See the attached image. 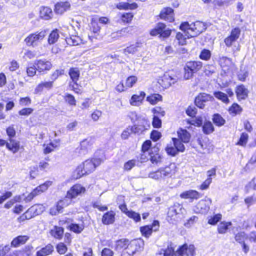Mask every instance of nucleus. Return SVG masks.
Returning a JSON list of instances; mask_svg holds the SVG:
<instances>
[{
    "label": "nucleus",
    "instance_id": "f257e3e1",
    "mask_svg": "<svg viewBox=\"0 0 256 256\" xmlns=\"http://www.w3.org/2000/svg\"><path fill=\"white\" fill-rule=\"evenodd\" d=\"M102 162L101 158H97L85 160L82 164L78 166L76 170V172L77 173L76 178L92 172L97 166L100 164Z\"/></svg>",
    "mask_w": 256,
    "mask_h": 256
},
{
    "label": "nucleus",
    "instance_id": "f03ea898",
    "mask_svg": "<svg viewBox=\"0 0 256 256\" xmlns=\"http://www.w3.org/2000/svg\"><path fill=\"white\" fill-rule=\"evenodd\" d=\"M180 29L184 32L187 38H190L198 36L206 28L204 23L196 22L193 25L190 24L188 22H184L180 24Z\"/></svg>",
    "mask_w": 256,
    "mask_h": 256
},
{
    "label": "nucleus",
    "instance_id": "7ed1b4c3",
    "mask_svg": "<svg viewBox=\"0 0 256 256\" xmlns=\"http://www.w3.org/2000/svg\"><path fill=\"white\" fill-rule=\"evenodd\" d=\"M176 172L174 164H170L168 166L161 168L156 172H150L148 178L156 180H165L172 178Z\"/></svg>",
    "mask_w": 256,
    "mask_h": 256
},
{
    "label": "nucleus",
    "instance_id": "20e7f679",
    "mask_svg": "<svg viewBox=\"0 0 256 256\" xmlns=\"http://www.w3.org/2000/svg\"><path fill=\"white\" fill-rule=\"evenodd\" d=\"M47 35V31L42 30L30 34L24 39L27 46L32 47L37 46Z\"/></svg>",
    "mask_w": 256,
    "mask_h": 256
},
{
    "label": "nucleus",
    "instance_id": "39448f33",
    "mask_svg": "<svg viewBox=\"0 0 256 256\" xmlns=\"http://www.w3.org/2000/svg\"><path fill=\"white\" fill-rule=\"evenodd\" d=\"M186 210L182 205L176 203L169 208L168 212V216L170 218L172 222H173V221L176 222L182 218Z\"/></svg>",
    "mask_w": 256,
    "mask_h": 256
},
{
    "label": "nucleus",
    "instance_id": "423d86ee",
    "mask_svg": "<svg viewBox=\"0 0 256 256\" xmlns=\"http://www.w3.org/2000/svg\"><path fill=\"white\" fill-rule=\"evenodd\" d=\"M171 34V30L166 28L164 23L158 22L155 27L150 32V34L152 36H156L160 34V37L168 38Z\"/></svg>",
    "mask_w": 256,
    "mask_h": 256
},
{
    "label": "nucleus",
    "instance_id": "0eeeda50",
    "mask_svg": "<svg viewBox=\"0 0 256 256\" xmlns=\"http://www.w3.org/2000/svg\"><path fill=\"white\" fill-rule=\"evenodd\" d=\"M144 245V242L142 240H134L128 244L126 252L129 255H133L136 252L142 250Z\"/></svg>",
    "mask_w": 256,
    "mask_h": 256
},
{
    "label": "nucleus",
    "instance_id": "6e6552de",
    "mask_svg": "<svg viewBox=\"0 0 256 256\" xmlns=\"http://www.w3.org/2000/svg\"><path fill=\"white\" fill-rule=\"evenodd\" d=\"M194 250V245L184 244L176 252L175 256H194L195 253Z\"/></svg>",
    "mask_w": 256,
    "mask_h": 256
},
{
    "label": "nucleus",
    "instance_id": "1a4fd4ad",
    "mask_svg": "<svg viewBox=\"0 0 256 256\" xmlns=\"http://www.w3.org/2000/svg\"><path fill=\"white\" fill-rule=\"evenodd\" d=\"M211 204L212 200L210 198L202 200L196 205L194 210L197 213L205 214L209 210Z\"/></svg>",
    "mask_w": 256,
    "mask_h": 256
},
{
    "label": "nucleus",
    "instance_id": "9d476101",
    "mask_svg": "<svg viewBox=\"0 0 256 256\" xmlns=\"http://www.w3.org/2000/svg\"><path fill=\"white\" fill-rule=\"evenodd\" d=\"M86 189L80 184L74 185L67 192L66 198H74L85 192Z\"/></svg>",
    "mask_w": 256,
    "mask_h": 256
},
{
    "label": "nucleus",
    "instance_id": "9b49d317",
    "mask_svg": "<svg viewBox=\"0 0 256 256\" xmlns=\"http://www.w3.org/2000/svg\"><path fill=\"white\" fill-rule=\"evenodd\" d=\"M214 100V98L210 94L206 93L200 94L195 98L196 105L202 108L204 107V102L208 101H211Z\"/></svg>",
    "mask_w": 256,
    "mask_h": 256
},
{
    "label": "nucleus",
    "instance_id": "f8f14e48",
    "mask_svg": "<svg viewBox=\"0 0 256 256\" xmlns=\"http://www.w3.org/2000/svg\"><path fill=\"white\" fill-rule=\"evenodd\" d=\"M94 142V139L92 137H88L82 140L80 143V150L81 153L84 154L88 150H90Z\"/></svg>",
    "mask_w": 256,
    "mask_h": 256
},
{
    "label": "nucleus",
    "instance_id": "ddd939ff",
    "mask_svg": "<svg viewBox=\"0 0 256 256\" xmlns=\"http://www.w3.org/2000/svg\"><path fill=\"white\" fill-rule=\"evenodd\" d=\"M160 17L161 19L169 22H173L174 20L173 10L169 7L163 8L160 12Z\"/></svg>",
    "mask_w": 256,
    "mask_h": 256
},
{
    "label": "nucleus",
    "instance_id": "4468645a",
    "mask_svg": "<svg viewBox=\"0 0 256 256\" xmlns=\"http://www.w3.org/2000/svg\"><path fill=\"white\" fill-rule=\"evenodd\" d=\"M159 149L158 147L154 146L150 149L148 152L150 156V160L152 164H158L162 160V157L158 154Z\"/></svg>",
    "mask_w": 256,
    "mask_h": 256
},
{
    "label": "nucleus",
    "instance_id": "2eb2a0df",
    "mask_svg": "<svg viewBox=\"0 0 256 256\" xmlns=\"http://www.w3.org/2000/svg\"><path fill=\"white\" fill-rule=\"evenodd\" d=\"M36 70L39 72L48 70L52 68L51 63L46 60H40L34 62Z\"/></svg>",
    "mask_w": 256,
    "mask_h": 256
},
{
    "label": "nucleus",
    "instance_id": "dca6fc26",
    "mask_svg": "<svg viewBox=\"0 0 256 256\" xmlns=\"http://www.w3.org/2000/svg\"><path fill=\"white\" fill-rule=\"evenodd\" d=\"M116 213L113 210L106 212L102 216V222L104 224H112L115 221Z\"/></svg>",
    "mask_w": 256,
    "mask_h": 256
},
{
    "label": "nucleus",
    "instance_id": "f3484780",
    "mask_svg": "<svg viewBox=\"0 0 256 256\" xmlns=\"http://www.w3.org/2000/svg\"><path fill=\"white\" fill-rule=\"evenodd\" d=\"M236 93L238 100H245L248 96V90L244 86L241 84L236 87Z\"/></svg>",
    "mask_w": 256,
    "mask_h": 256
},
{
    "label": "nucleus",
    "instance_id": "a211bd4d",
    "mask_svg": "<svg viewBox=\"0 0 256 256\" xmlns=\"http://www.w3.org/2000/svg\"><path fill=\"white\" fill-rule=\"evenodd\" d=\"M40 16L41 18L48 20L52 17V12L50 8L48 6H41L40 8Z\"/></svg>",
    "mask_w": 256,
    "mask_h": 256
},
{
    "label": "nucleus",
    "instance_id": "6ab92c4d",
    "mask_svg": "<svg viewBox=\"0 0 256 256\" xmlns=\"http://www.w3.org/2000/svg\"><path fill=\"white\" fill-rule=\"evenodd\" d=\"M44 210V207L40 204H34L29 208L27 211L32 216V218L36 215L40 214Z\"/></svg>",
    "mask_w": 256,
    "mask_h": 256
},
{
    "label": "nucleus",
    "instance_id": "aec40b11",
    "mask_svg": "<svg viewBox=\"0 0 256 256\" xmlns=\"http://www.w3.org/2000/svg\"><path fill=\"white\" fill-rule=\"evenodd\" d=\"M53 86V81L42 82L39 84L34 90L35 94L41 92L44 88L50 90Z\"/></svg>",
    "mask_w": 256,
    "mask_h": 256
},
{
    "label": "nucleus",
    "instance_id": "412c9836",
    "mask_svg": "<svg viewBox=\"0 0 256 256\" xmlns=\"http://www.w3.org/2000/svg\"><path fill=\"white\" fill-rule=\"evenodd\" d=\"M70 4L68 2H58L55 5L54 11L58 14H62L69 9Z\"/></svg>",
    "mask_w": 256,
    "mask_h": 256
},
{
    "label": "nucleus",
    "instance_id": "4be33fe9",
    "mask_svg": "<svg viewBox=\"0 0 256 256\" xmlns=\"http://www.w3.org/2000/svg\"><path fill=\"white\" fill-rule=\"evenodd\" d=\"M180 197L182 198L198 199L200 198V194L196 190H189L182 193Z\"/></svg>",
    "mask_w": 256,
    "mask_h": 256
},
{
    "label": "nucleus",
    "instance_id": "5701e85b",
    "mask_svg": "<svg viewBox=\"0 0 256 256\" xmlns=\"http://www.w3.org/2000/svg\"><path fill=\"white\" fill-rule=\"evenodd\" d=\"M145 94L144 92H141L138 95H133L130 100V104L132 106H139L144 100Z\"/></svg>",
    "mask_w": 256,
    "mask_h": 256
},
{
    "label": "nucleus",
    "instance_id": "b1692460",
    "mask_svg": "<svg viewBox=\"0 0 256 256\" xmlns=\"http://www.w3.org/2000/svg\"><path fill=\"white\" fill-rule=\"evenodd\" d=\"M28 239V237L26 236H19L12 240L11 245L14 247H18L25 244Z\"/></svg>",
    "mask_w": 256,
    "mask_h": 256
},
{
    "label": "nucleus",
    "instance_id": "393cba45",
    "mask_svg": "<svg viewBox=\"0 0 256 256\" xmlns=\"http://www.w3.org/2000/svg\"><path fill=\"white\" fill-rule=\"evenodd\" d=\"M116 6L119 10H134L137 8L138 5L135 2L129 4L122 2L117 4Z\"/></svg>",
    "mask_w": 256,
    "mask_h": 256
},
{
    "label": "nucleus",
    "instance_id": "a878e982",
    "mask_svg": "<svg viewBox=\"0 0 256 256\" xmlns=\"http://www.w3.org/2000/svg\"><path fill=\"white\" fill-rule=\"evenodd\" d=\"M186 68H188L194 72L199 70L202 66V62L200 61H190L186 63Z\"/></svg>",
    "mask_w": 256,
    "mask_h": 256
},
{
    "label": "nucleus",
    "instance_id": "bb28decb",
    "mask_svg": "<svg viewBox=\"0 0 256 256\" xmlns=\"http://www.w3.org/2000/svg\"><path fill=\"white\" fill-rule=\"evenodd\" d=\"M54 250L53 246L48 244L46 245V246L42 248L36 252L37 256H46L50 254L52 251Z\"/></svg>",
    "mask_w": 256,
    "mask_h": 256
},
{
    "label": "nucleus",
    "instance_id": "cd10ccee",
    "mask_svg": "<svg viewBox=\"0 0 256 256\" xmlns=\"http://www.w3.org/2000/svg\"><path fill=\"white\" fill-rule=\"evenodd\" d=\"M50 234L54 238L61 239L64 234V229L62 227L54 226L50 231Z\"/></svg>",
    "mask_w": 256,
    "mask_h": 256
},
{
    "label": "nucleus",
    "instance_id": "c85d7f7f",
    "mask_svg": "<svg viewBox=\"0 0 256 256\" xmlns=\"http://www.w3.org/2000/svg\"><path fill=\"white\" fill-rule=\"evenodd\" d=\"M162 80L163 82V86L164 88H168L176 82V78L171 76L168 74H164Z\"/></svg>",
    "mask_w": 256,
    "mask_h": 256
},
{
    "label": "nucleus",
    "instance_id": "c756f323",
    "mask_svg": "<svg viewBox=\"0 0 256 256\" xmlns=\"http://www.w3.org/2000/svg\"><path fill=\"white\" fill-rule=\"evenodd\" d=\"M66 41L67 44L70 46H77L82 42V39L78 36L75 35L66 37Z\"/></svg>",
    "mask_w": 256,
    "mask_h": 256
},
{
    "label": "nucleus",
    "instance_id": "7c9ffc66",
    "mask_svg": "<svg viewBox=\"0 0 256 256\" xmlns=\"http://www.w3.org/2000/svg\"><path fill=\"white\" fill-rule=\"evenodd\" d=\"M232 224L230 222L223 221L220 222L218 226L217 230L218 232L220 234H226L229 226H232Z\"/></svg>",
    "mask_w": 256,
    "mask_h": 256
},
{
    "label": "nucleus",
    "instance_id": "2f4dec72",
    "mask_svg": "<svg viewBox=\"0 0 256 256\" xmlns=\"http://www.w3.org/2000/svg\"><path fill=\"white\" fill-rule=\"evenodd\" d=\"M9 140L10 143L8 142L6 144V148L12 151L14 153H16L18 152L20 148L19 142L12 138H10Z\"/></svg>",
    "mask_w": 256,
    "mask_h": 256
},
{
    "label": "nucleus",
    "instance_id": "473e14b6",
    "mask_svg": "<svg viewBox=\"0 0 256 256\" xmlns=\"http://www.w3.org/2000/svg\"><path fill=\"white\" fill-rule=\"evenodd\" d=\"M178 134L179 140L183 142H188L190 139V134L186 130L180 129L178 132Z\"/></svg>",
    "mask_w": 256,
    "mask_h": 256
},
{
    "label": "nucleus",
    "instance_id": "72a5a7b5",
    "mask_svg": "<svg viewBox=\"0 0 256 256\" xmlns=\"http://www.w3.org/2000/svg\"><path fill=\"white\" fill-rule=\"evenodd\" d=\"M138 127L136 126H128L126 130H124L122 134L121 137L122 139L126 140L130 136V134L134 132L136 133L138 132V130H137Z\"/></svg>",
    "mask_w": 256,
    "mask_h": 256
},
{
    "label": "nucleus",
    "instance_id": "f704fd0d",
    "mask_svg": "<svg viewBox=\"0 0 256 256\" xmlns=\"http://www.w3.org/2000/svg\"><path fill=\"white\" fill-rule=\"evenodd\" d=\"M52 183V182L47 181L46 182L37 186L36 188L34 189V190L37 194L38 195L41 193L45 192L48 188L51 186Z\"/></svg>",
    "mask_w": 256,
    "mask_h": 256
},
{
    "label": "nucleus",
    "instance_id": "c9c22d12",
    "mask_svg": "<svg viewBox=\"0 0 256 256\" xmlns=\"http://www.w3.org/2000/svg\"><path fill=\"white\" fill-rule=\"evenodd\" d=\"M140 45L141 44L138 42L132 44L124 49V53L126 54H133L138 50V48L140 47Z\"/></svg>",
    "mask_w": 256,
    "mask_h": 256
},
{
    "label": "nucleus",
    "instance_id": "e433bc0d",
    "mask_svg": "<svg viewBox=\"0 0 256 256\" xmlns=\"http://www.w3.org/2000/svg\"><path fill=\"white\" fill-rule=\"evenodd\" d=\"M69 75L74 84H76V82L80 76V72L78 68H71L69 70Z\"/></svg>",
    "mask_w": 256,
    "mask_h": 256
},
{
    "label": "nucleus",
    "instance_id": "4c0bfd02",
    "mask_svg": "<svg viewBox=\"0 0 256 256\" xmlns=\"http://www.w3.org/2000/svg\"><path fill=\"white\" fill-rule=\"evenodd\" d=\"M59 38V34L58 30H52L48 38V43L50 44H54L57 42Z\"/></svg>",
    "mask_w": 256,
    "mask_h": 256
},
{
    "label": "nucleus",
    "instance_id": "58836bf2",
    "mask_svg": "<svg viewBox=\"0 0 256 256\" xmlns=\"http://www.w3.org/2000/svg\"><path fill=\"white\" fill-rule=\"evenodd\" d=\"M162 100V96L158 94H152L146 98V100L152 104H156Z\"/></svg>",
    "mask_w": 256,
    "mask_h": 256
},
{
    "label": "nucleus",
    "instance_id": "ea45409f",
    "mask_svg": "<svg viewBox=\"0 0 256 256\" xmlns=\"http://www.w3.org/2000/svg\"><path fill=\"white\" fill-rule=\"evenodd\" d=\"M214 94L216 98L222 100L225 104H228L230 102L229 99L228 98L227 94L222 92H214Z\"/></svg>",
    "mask_w": 256,
    "mask_h": 256
},
{
    "label": "nucleus",
    "instance_id": "a19ab883",
    "mask_svg": "<svg viewBox=\"0 0 256 256\" xmlns=\"http://www.w3.org/2000/svg\"><path fill=\"white\" fill-rule=\"evenodd\" d=\"M130 28H124L120 30H118L116 32H114L112 34V36L113 38H118L119 37H121L125 36L126 34L130 32Z\"/></svg>",
    "mask_w": 256,
    "mask_h": 256
},
{
    "label": "nucleus",
    "instance_id": "79ce46f5",
    "mask_svg": "<svg viewBox=\"0 0 256 256\" xmlns=\"http://www.w3.org/2000/svg\"><path fill=\"white\" fill-rule=\"evenodd\" d=\"M172 140L173 142V145L176 147L178 152H182L184 151L185 148L184 145L182 142L181 141V140L176 138H172Z\"/></svg>",
    "mask_w": 256,
    "mask_h": 256
},
{
    "label": "nucleus",
    "instance_id": "37998d69",
    "mask_svg": "<svg viewBox=\"0 0 256 256\" xmlns=\"http://www.w3.org/2000/svg\"><path fill=\"white\" fill-rule=\"evenodd\" d=\"M248 234L247 235L244 232H240L236 234L235 236V240L238 243L242 244L244 242L246 239H248Z\"/></svg>",
    "mask_w": 256,
    "mask_h": 256
},
{
    "label": "nucleus",
    "instance_id": "c03bdc74",
    "mask_svg": "<svg viewBox=\"0 0 256 256\" xmlns=\"http://www.w3.org/2000/svg\"><path fill=\"white\" fill-rule=\"evenodd\" d=\"M128 240L121 239L118 240L116 242V249L120 250L122 248H126L128 250V246L129 244Z\"/></svg>",
    "mask_w": 256,
    "mask_h": 256
},
{
    "label": "nucleus",
    "instance_id": "a18cd8bd",
    "mask_svg": "<svg viewBox=\"0 0 256 256\" xmlns=\"http://www.w3.org/2000/svg\"><path fill=\"white\" fill-rule=\"evenodd\" d=\"M138 78L136 76H132L128 77L125 82L126 88H132L137 82Z\"/></svg>",
    "mask_w": 256,
    "mask_h": 256
},
{
    "label": "nucleus",
    "instance_id": "49530a36",
    "mask_svg": "<svg viewBox=\"0 0 256 256\" xmlns=\"http://www.w3.org/2000/svg\"><path fill=\"white\" fill-rule=\"evenodd\" d=\"M229 112L230 114L235 116L239 114L242 110V108L237 104H234L229 108Z\"/></svg>",
    "mask_w": 256,
    "mask_h": 256
},
{
    "label": "nucleus",
    "instance_id": "de8ad7c7",
    "mask_svg": "<svg viewBox=\"0 0 256 256\" xmlns=\"http://www.w3.org/2000/svg\"><path fill=\"white\" fill-rule=\"evenodd\" d=\"M212 120L214 124L218 126H223L225 123V120L219 114H214Z\"/></svg>",
    "mask_w": 256,
    "mask_h": 256
},
{
    "label": "nucleus",
    "instance_id": "09e8293b",
    "mask_svg": "<svg viewBox=\"0 0 256 256\" xmlns=\"http://www.w3.org/2000/svg\"><path fill=\"white\" fill-rule=\"evenodd\" d=\"M203 132L206 134H210L214 130L212 124L210 122H206L202 127Z\"/></svg>",
    "mask_w": 256,
    "mask_h": 256
},
{
    "label": "nucleus",
    "instance_id": "8fccbe9b",
    "mask_svg": "<svg viewBox=\"0 0 256 256\" xmlns=\"http://www.w3.org/2000/svg\"><path fill=\"white\" fill-rule=\"evenodd\" d=\"M152 231V227L150 226H146L140 228L142 235L146 238H148L151 235Z\"/></svg>",
    "mask_w": 256,
    "mask_h": 256
},
{
    "label": "nucleus",
    "instance_id": "3c124183",
    "mask_svg": "<svg viewBox=\"0 0 256 256\" xmlns=\"http://www.w3.org/2000/svg\"><path fill=\"white\" fill-rule=\"evenodd\" d=\"M222 216L220 214H216L210 216L208 220V224L212 225H216L217 222L221 220Z\"/></svg>",
    "mask_w": 256,
    "mask_h": 256
},
{
    "label": "nucleus",
    "instance_id": "603ef678",
    "mask_svg": "<svg viewBox=\"0 0 256 256\" xmlns=\"http://www.w3.org/2000/svg\"><path fill=\"white\" fill-rule=\"evenodd\" d=\"M136 163V160H130L125 162L124 166V169L125 170L129 171L134 168Z\"/></svg>",
    "mask_w": 256,
    "mask_h": 256
},
{
    "label": "nucleus",
    "instance_id": "864d4df0",
    "mask_svg": "<svg viewBox=\"0 0 256 256\" xmlns=\"http://www.w3.org/2000/svg\"><path fill=\"white\" fill-rule=\"evenodd\" d=\"M166 152L168 154L172 156H175L178 153V151L176 147L173 145V144H168L166 148Z\"/></svg>",
    "mask_w": 256,
    "mask_h": 256
},
{
    "label": "nucleus",
    "instance_id": "5fc2aeb1",
    "mask_svg": "<svg viewBox=\"0 0 256 256\" xmlns=\"http://www.w3.org/2000/svg\"><path fill=\"white\" fill-rule=\"evenodd\" d=\"M198 220V218L196 216H191L187 221L184 224V226L188 228L192 227Z\"/></svg>",
    "mask_w": 256,
    "mask_h": 256
},
{
    "label": "nucleus",
    "instance_id": "6e6d98bb",
    "mask_svg": "<svg viewBox=\"0 0 256 256\" xmlns=\"http://www.w3.org/2000/svg\"><path fill=\"white\" fill-rule=\"evenodd\" d=\"M66 201H67L66 198L63 200H60L58 202V204L56 206V209L58 213L62 212V210L64 207L68 204V202H66Z\"/></svg>",
    "mask_w": 256,
    "mask_h": 256
},
{
    "label": "nucleus",
    "instance_id": "4d7b16f0",
    "mask_svg": "<svg viewBox=\"0 0 256 256\" xmlns=\"http://www.w3.org/2000/svg\"><path fill=\"white\" fill-rule=\"evenodd\" d=\"M220 63L222 67L229 66L232 64V60L230 58L222 56L220 59Z\"/></svg>",
    "mask_w": 256,
    "mask_h": 256
},
{
    "label": "nucleus",
    "instance_id": "13d9d810",
    "mask_svg": "<svg viewBox=\"0 0 256 256\" xmlns=\"http://www.w3.org/2000/svg\"><path fill=\"white\" fill-rule=\"evenodd\" d=\"M126 216L128 217L132 218L136 222H139L140 220V214L132 210H130L129 212H128Z\"/></svg>",
    "mask_w": 256,
    "mask_h": 256
},
{
    "label": "nucleus",
    "instance_id": "bf43d9fd",
    "mask_svg": "<svg viewBox=\"0 0 256 256\" xmlns=\"http://www.w3.org/2000/svg\"><path fill=\"white\" fill-rule=\"evenodd\" d=\"M176 38L178 40L180 44L184 45L186 44V38H188L186 36V34L184 35L180 32H178L176 35Z\"/></svg>",
    "mask_w": 256,
    "mask_h": 256
},
{
    "label": "nucleus",
    "instance_id": "052dcab7",
    "mask_svg": "<svg viewBox=\"0 0 256 256\" xmlns=\"http://www.w3.org/2000/svg\"><path fill=\"white\" fill-rule=\"evenodd\" d=\"M248 137V136L247 134L244 132L242 133L237 144L242 146H245L247 142Z\"/></svg>",
    "mask_w": 256,
    "mask_h": 256
},
{
    "label": "nucleus",
    "instance_id": "680f3d73",
    "mask_svg": "<svg viewBox=\"0 0 256 256\" xmlns=\"http://www.w3.org/2000/svg\"><path fill=\"white\" fill-rule=\"evenodd\" d=\"M64 100L70 105L75 106L76 104V101L74 96L70 94H66L64 96Z\"/></svg>",
    "mask_w": 256,
    "mask_h": 256
},
{
    "label": "nucleus",
    "instance_id": "e2e57ef3",
    "mask_svg": "<svg viewBox=\"0 0 256 256\" xmlns=\"http://www.w3.org/2000/svg\"><path fill=\"white\" fill-rule=\"evenodd\" d=\"M133 16H134L132 13H124L122 16V20L124 22L129 23L132 21Z\"/></svg>",
    "mask_w": 256,
    "mask_h": 256
},
{
    "label": "nucleus",
    "instance_id": "0e129e2a",
    "mask_svg": "<svg viewBox=\"0 0 256 256\" xmlns=\"http://www.w3.org/2000/svg\"><path fill=\"white\" fill-rule=\"evenodd\" d=\"M210 52L209 50H203L200 55V58L204 60H208L210 58Z\"/></svg>",
    "mask_w": 256,
    "mask_h": 256
},
{
    "label": "nucleus",
    "instance_id": "69168bd1",
    "mask_svg": "<svg viewBox=\"0 0 256 256\" xmlns=\"http://www.w3.org/2000/svg\"><path fill=\"white\" fill-rule=\"evenodd\" d=\"M154 116H164L165 115V112L160 107H156L152 110Z\"/></svg>",
    "mask_w": 256,
    "mask_h": 256
},
{
    "label": "nucleus",
    "instance_id": "338daca9",
    "mask_svg": "<svg viewBox=\"0 0 256 256\" xmlns=\"http://www.w3.org/2000/svg\"><path fill=\"white\" fill-rule=\"evenodd\" d=\"M36 56V52L34 50H26L24 55V58H25L32 59Z\"/></svg>",
    "mask_w": 256,
    "mask_h": 256
},
{
    "label": "nucleus",
    "instance_id": "774afa93",
    "mask_svg": "<svg viewBox=\"0 0 256 256\" xmlns=\"http://www.w3.org/2000/svg\"><path fill=\"white\" fill-rule=\"evenodd\" d=\"M164 252V256H175L174 249L171 246H168L166 250H162Z\"/></svg>",
    "mask_w": 256,
    "mask_h": 256
}]
</instances>
